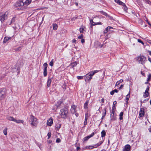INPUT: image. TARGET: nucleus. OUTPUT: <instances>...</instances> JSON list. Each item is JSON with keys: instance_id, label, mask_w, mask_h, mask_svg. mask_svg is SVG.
Listing matches in <instances>:
<instances>
[{"instance_id": "obj_1", "label": "nucleus", "mask_w": 151, "mask_h": 151, "mask_svg": "<svg viewBox=\"0 0 151 151\" xmlns=\"http://www.w3.org/2000/svg\"><path fill=\"white\" fill-rule=\"evenodd\" d=\"M99 71L98 70H95L91 71L88 73L85 76V81L86 82L87 81H90L92 79L93 76Z\"/></svg>"}, {"instance_id": "obj_2", "label": "nucleus", "mask_w": 151, "mask_h": 151, "mask_svg": "<svg viewBox=\"0 0 151 151\" xmlns=\"http://www.w3.org/2000/svg\"><path fill=\"white\" fill-rule=\"evenodd\" d=\"M136 59L139 63L141 64L142 65L144 64L145 61H147V59L146 57L141 55L137 57L136 58Z\"/></svg>"}, {"instance_id": "obj_3", "label": "nucleus", "mask_w": 151, "mask_h": 151, "mask_svg": "<svg viewBox=\"0 0 151 151\" xmlns=\"http://www.w3.org/2000/svg\"><path fill=\"white\" fill-rule=\"evenodd\" d=\"M68 113V109L66 107H65L60 110V114L62 118L65 119L67 116Z\"/></svg>"}, {"instance_id": "obj_4", "label": "nucleus", "mask_w": 151, "mask_h": 151, "mask_svg": "<svg viewBox=\"0 0 151 151\" xmlns=\"http://www.w3.org/2000/svg\"><path fill=\"white\" fill-rule=\"evenodd\" d=\"M8 14V12H6L4 13H0V21L1 22H3L7 19Z\"/></svg>"}, {"instance_id": "obj_5", "label": "nucleus", "mask_w": 151, "mask_h": 151, "mask_svg": "<svg viewBox=\"0 0 151 151\" xmlns=\"http://www.w3.org/2000/svg\"><path fill=\"white\" fill-rule=\"evenodd\" d=\"M6 95V90L4 88L0 89V99L4 98Z\"/></svg>"}, {"instance_id": "obj_6", "label": "nucleus", "mask_w": 151, "mask_h": 151, "mask_svg": "<svg viewBox=\"0 0 151 151\" xmlns=\"http://www.w3.org/2000/svg\"><path fill=\"white\" fill-rule=\"evenodd\" d=\"M37 121V119L33 116H31L30 117V119L29 122H31V124L35 126H36L37 125L36 123H35Z\"/></svg>"}, {"instance_id": "obj_7", "label": "nucleus", "mask_w": 151, "mask_h": 151, "mask_svg": "<svg viewBox=\"0 0 151 151\" xmlns=\"http://www.w3.org/2000/svg\"><path fill=\"white\" fill-rule=\"evenodd\" d=\"M102 142H101L100 143H97V144L94 145H90L86 146V148L87 149H92L93 148H96L98 146H100L102 143Z\"/></svg>"}, {"instance_id": "obj_8", "label": "nucleus", "mask_w": 151, "mask_h": 151, "mask_svg": "<svg viewBox=\"0 0 151 151\" xmlns=\"http://www.w3.org/2000/svg\"><path fill=\"white\" fill-rule=\"evenodd\" d=\"M131 149L130 145L127 144L125 146L123 149V151H130Z\"/></svg>"}, {"instance_id": "obj_9", "label": "nucleus", "mask_w": 151, "mask_h": 151, "mask_svg": "<svg viewBox=\"0 0 151 151\" xmlns=\"http://www.w3.org/2000/svg\"><path fill=\"white\" fill-rule=\"evenodd\" d=\"M144 109L143 108H140V111L139 112V116L140 117H142L144 116Z\"/></svg>"}, {"instance_id": "obj_10", "label": "nucleus", "mask_w": 151, "mask_h": 151, "mask_svg": "<svg viewBox=\"0 0 151 151\" xmlns=\"http://www.w3.org/2000/svg\"><path fill=\"white\" fill-rule=\"evenodd\" d=\"M94 132H93L90 135H88L87 137H85L83 139V142L87 141L89 139L92 137L94 135Z\"/></svg>"}, {"instance_id": "obj_11", "label": "nucleus", "mask_w": 151, "mask_h": 151, "mask_svg": "<svg viewBox=\"0 0 151 151\" xmlns=\"http://www.w3.org/2000/svg\"><path fill=\"white\" fill-rule=\"evenodd\" d=\"M88 117L89 116L88 115V113H86L85 114V119L84 122V127H85V126L87 124V121Z\"/></svg>"}, {"instance_id": "obj_12", "label": "nucleus", "mask_w": 151, "mask_h": 151, "mask_svg": "<svg viewBox=\"0 0 151 151\" xmlns=\"http://www.w3.org/2000/svg\"><path fill=\"white\" fill-rule=\"evenodd\" d=\"M53 123V120L52 118H49L47 121V124L49 126H51Z\"/></svg>"}, {"instance_id": "obj_13", "label": "nucleus", "mask_w": 151, "mask_h": 151, "mask_svg": "<svg viewBox=\"0 0 151 151\" xmlns=\"http://www.w3.org/2000/svg\"><path fill=\"white\" fill-rule=\"evenodd\" d=\"M17 4L18 6H23L24 5V2L23 1H19L17 2Z\"/></svg>"}, {"instance_id": "obj_14", "label": "nucleus", "mask_w": 151, "mask_h": 151, "mask_svg": "<svg viewBox=\"0 0 151 151\" xmlns=\"http://www.w3.org/2000/svg\"><path fill=\"white\" fill-rule=\"evenodd\" d=\"M115 2L122 6H125V4L119 0H114Z\"/></svg>"}, {"instance_id": "obj_15", "label": "nucleus", "mask_w": 151, "mask_h": 151, "mask_svg": "<svg viewBox=\"0 0 151 151\" xmlns=\"http://www.w3.org/2000/svg\"><path fill=\"white\" fill-rule=\"evenodd\" d=\"M11 37H5L4 38V40L3 41V43H6L9 40L11 39Z\"/></svg>"}, {"instance_id": "obj_16", "label": "nucleus", "mask_w": 151, "mask_h": 151, "mask_svg": "<svg viewBox=\"0 0 151 151\" xmlns=\"http://www.w3.org/2000/svg\"><path fill=\"white\" fill-rule=\"evenodd\" d=\"M111 29H113V27L110 26L108 27L104 31V33L105 34L107 33Z\"/></svg>"}, {"instance_id": "obj_17", "label": "nucleus", "mask_w": 151, "mask_h": 151, "mask_svg": "<svg viewBox=\"0 0 151 151\" xmlns=\"http://www.w3.org/2000/svg\"><path fill=\"white\" fill-rule=\"evenodd\" d=\"M104 112L102 114V117L101 118V119H103L104 117L105 116L106 114V108H105L104 109Z\"/></svg>"}, {"instance_id": "obj_18", "label": "nucleus", "mask_w": 151, "mask_h": 151, "mask_svg": "<svg viewBox=\"0 0 151 151\" xmlns=\"http://www.w3.org/2000/svg\"><path fill=\"white\" fill-rule=\"evenodd\" d=\"M14 122H15L18 124H23L24 122V121L23 120L20 119L17 120L16 119H15Z\"/></svg>"}, {"instance_id": "obj_19", "label": "nucleus", "mask_w": 151, "mask_h": 151, "mask_svg": "<svg viewBox=\"0 0 151 151\" xmlns=\"http://www.w3.org/2000/svg\"><path fill=\"white\" fill-rule=\"evenodd\" d=\"M7 119L9 121H11L13 122H14L15 119L12 116H8L7 117Z\"/></svg>"}, {"instance_id": "obj_20", "label": "nucleus", "mask_w": 151, "mask_h": 151, "mask_svg": "<svg viewBox=\"0 0 151 151\" xmlns=\"http://www.w3.org/2000/svg\"><path fill=\"white\" fill-rule=\"evenodd\" d=\"M85 27L83 25H82L81 27L80 28L79 31L81 33H83L84 31Z\"/></svg>"}, {"instance_id": "obj_21", "label": "nucleus", "mask_w": 151, "mask_h": 151, "mask_svg": "<svg viewBox=\"0 0 151 151\" xmlns=\"http://www.w3.org/2000/svg\"><path fill=\"white\" fill-rule=\"evenodd\" d=\"M115 112L114 109H112V110L110 111V113L112 114L110 115L111 117V119H113L112 117H114V113Z\"/></svg>"}, {"instance_id": "obj_22", "label": "nucleus", "mask_w": 151, "mask_h": 151, "mask_svg": "<svg viewBox=\"0 0 151 151\" xmlns=\"http://www.w3.org/2000/svg\"><path fill=\"white\" fill-rule=\"evenodd\" d=\"M53 26V29L54 30H56L57 29L58 26L56 24H52Z\"/></svg>"}, {"instance_id": "obj_23", "label": "nucleus", "mask_w": 151, "mask_h": 151, "mask_svg": "<svg viewBox=\"0 0 151 151\" xmlns=\"http://www.w3.org/2000/svg\"><path fill=\"white\" fill-rule=\"evenodd\" d=\"M31 0H26L24 2V5H26V6L28 5L31 2Z\"/></svg>"}, {"instance_id": "obj_24", "label": "nucleus", "mask_w": 151, "mask_h": 151, "mask_svg": "<svg viewBox=\"0 0 151 151\" xmlns=\"http://www.w3.org/2000/svg\"><path fill=\"white\" fill-rule=\"evenodd\" d=\"M51 82V79L50 78H48L47 83V87H50V85Z\"/></svg>"}, {"instance_id": "obj_25", "label": "nucleus", "mask_w": 151, "mask_h": 151, "mask_svg": "<svg viewBox=\"0 0 151 151\" xmlns=\"http://www.w3.org/2000/svg\"><path fill=\"white\" fill-rule=\"evenodd\" d=\"M130 90L127 95L126 96V99H125V101L127 100L129 101V98L130 97Z\"/></svg>"}, {"instance_id": "obj_26", "label": "nucleus", "mask_w": 151, "mask_h": 151, "mask_svg": "<svg viewBox=\"0 0 151 151\" xmlns=\"http://www.w3.org/2000/svg\"><path fill=\"white\" fill-rule=\"evenodd\" d=\"M88 101H86L84 105V107L85 109H87L88 108Z\"/></svg>"}, {"instance_id": "obj_27", "label": "nucleus", "mask_w": 151, "mask_h": 151, "mask_svg": "<svg viewBox=\"0 0 151 151\" xmlns=\"http://www.w3.org/2000/svg\"><path fill=\"white\" fill-rule=\"evenodd\" d=\"M101 137H103L105 136L106 135V133L105 132V131L104 130H103L102 131L101 133Z\"/></svg>"}, {"instance_id": "obj_28", "label": "nucleus", "mask_w": 151, "mask_h": 151, "mask_svg": "<svg viewBox=\"0 0 151 151\" xmlns=\"http://www.w3.org/2000/svg\"><path fill=\"white\" fill-rule=\"evenodd\" d=\"M77 63L76 62H74L72 63H71L70 64V66L71 65V66L72 68H73L76 65H77Z\"/></svg>"}, {"instance_id": "obj_29", "label": "nucleus", "mask_w": 151, "mask_h": 151, "mask_svg": "<svg viewBox=\"0 0 151 151\" xmlns=\"http://www.w3.org/2000/svg\"><path fill=\"white\" fill-rule=\"evenodd\" d=\"M47 63H45L43 65V70L46 69L47 70Z\"/></svg>"}, {"instance_id": "obj_30", "label": "nucleus", "mask_w": 151, "mask_h": 151, "mask_svg": "<svg viewBox=\"0 0 151 151\" xmlns=\"http://www.w3.org/2000/svg\"><path fill=\"white\" fill-rule=\"evenodd\" d=\"M149 94V93L148 92H146V91H145V93H144L143 96L145 98H146L148 97Z\"/></svg>"}, {"instance_id": "obj_31", "label": "nucleus", "mask_w": 151, "mask_h": 151, "mask_svg": "<svg viewBox=\"0 0 151 151\" xmlns=\"http://www.w3.org/2000/svg\"><path fill=\"white\" fill-rule=\"evenodd\" d=\"M15 17H14L12 18L10 24H12L14 23L15 21Z\"/></svg>"}, {"instance_id": "obj_32", "label": "nucleus", "mask_w": 151, "mask_h": 151, "mask_svg": "<svg viewBox=\"0 0 151 151\" xmlns=\"http://www.w3.org/2000/svg\"><path fill=\"white\" fill-rule=\"evenodd\" d=\"M7 128L6 127L5 128V129L3 130L4 134L5 135H6L7 134Z\"/></svg>"}, {"instance_id": "obj_33", "label": "nucleus", "mask_w": 151, "mask_h": 151, "mask_svg": "<svg viewBox=\"0 0 151 151\" xmlns=\"http://www.w3.org/2000/svg\"><path fill=\"white\" fill-rule=\"evenodd\" d=\"M123 112H121L119 114V119L120 120H122L123 119Z\"/></svg>"}, {"instance_id": "obj_34", "label": "nucleus", "mask_w": 151, "mask_h": 151, "mask_svg": "<svg viewBox=\"0 0 151 151\" xmlns=\"http://www.w3.org/2000/svg\"><path fill=\"white\" fill-rule=\"evenodd\" d=\"M71 112L72 113H74L76 112V109H73V107H72L70 109Z\"/></svg>"}, {"instance_id": "obj_35", "label": "nucleus", "mask_w": 151, "mask_h": 151, "mask_svg": "<svg viewBox=\"0 0 151 151\" xmlns=\"http://www.w3.org/2000/svg\"><path fill=\"white\" fill-rule=\"evenodd\" d=\"M43 75L44 77H46L47 76V70H43Z\"/></svg>"}, {"instance_id": "obj_36", "label": "nucleus", "mask_w": 151, "mask_h": 151, "mask_svg": "<svg viewBox=\"0 0 151 151\" xmlns=\"http://www.w3.org/2000/svg\"><path fill=\"white\" fill-rule=\"evenodd\" d=\"M90 22L92 26H94L96 25L95 22H93L92 19H90Z\"/></svg>"}, {"instance_id": "obj_37", "label": "nucleus", "mask_w": 151, "mask_h": 151, "mask_svg": "<svg viewBox=\"0 0 151 151\" xmlns=\"http://www.w3.org/2000/svg\"><path fill=\"white\" fill-rule=\"evenodd\" d=\"M56 127L57 129H59L61 127V125L59 123H57L56 124Z\"/></svg>"}, {"instance_id": "obj_38", "label": "nucleus", "mask_w": 151, "mask_h": 151, "mask_svg": "<svg viewBox=\"0 0 151 151\" xmlns=\"http://www.w3.org/2000/svg\"><path fill=\"white\" fill-rule=\"evenodd\" d=\"M147 79V81H149L151 80V74H149L148 75Z\"/></svg>"}, {"instance_id": "obj_39", "label": "nucleus", "mask_w": 151, "mask_h": 151, "mask_svg": "<svg viewBox=\"0 0 151 151\" xmlns=\"http://www.w3.org/2000/svg\"><path fill=\"white\" fill-rule=\"evenodd\" d=\"M53 59H52L49 63L50 65L51 66H52L53 65Z\"/></svg>"}, {"instance_id": "obj_40", "label": "nucleus", "mask_w": 151, "mask_h": 151, "mask_svg": "<svg viewBox=\"0 0 151 151\" xmlns=\"http://www.w3.org/2000/svg\"><path fill=\"white\" fill-rule=\"evenodd\" d=\"M22 49V47H19L18 48H16L15 49L16 51H18V50H20Z\"/></svg>"}, {"instance_id": "obj_41", "label": "nucleus", "mask_w": 151, "mask_h": 151, "mask_svg": "<svg viewBox=\"0 0 151 151\" xmlns=\"http://www.w3.org/2000/svg\"><path fill=\"white\" fill-rule=\"evenodd\" d=\"M77 78L78 79H82L83 78V76H78L77 77Z\"/></svg>"}, {"instance_id": "obj_42", "label": "nucleus", "mask_w": 151, "mask_h": 151, "mask_svg": "<svg viewBox=\"0 0 151 151\" xmlns=\"http://www.w3.org/2000/svg\"><path fill=\"white\" fill-rule=\"evenodd\" d=\"M145 18L146 20H145H145L147 22V23L151 27V24L149 23L146 17H145Z\"/></svg>"}, {"instance_id": "obj_43", "label": "nucleus", "mask_w": 151, "mask_h": 151, "mask_svg": "<svg viewBox=\"0 0 151 151\" xmlns=\"http://www.w3.org/2000/svg\"><path fill=\"white\" fill-rule=\"evenodd\" d=\"M102 14L103 15L106 16L107 17L108 16V14H107L106 12H102Z\"/></svg>"}, {"instance_id": "obj_44", "label": "nucleus", "mask_w": 151, "mask_h": 151, "mask_svg": "<svg viewBox=\"0 0 151 151\" xmlns=\"http://www.w3.org/2000/svg\"><path fill=\"white\" fill-rule=\"evenodd\" d=\"M138 42H139L141 43L142 45H144L143 42L140 39H138Z\"/></svg>"}, {"instance_id": "obj_45", "label": "nucleus", "mask_w": 151, "mask_h": 151, "mask_svg": "<svg viewBox=\"0 0 151 151\" xmlns=\"http://www.w3.org/2000/svg\"><path fill=\"white\" fill-rule=\"evenodd\" d=\"M47 135L48 137V139L51 136V133L50 132H48L47 134Z\"/></svg>"}, {"instance_id": "obj_46", "label": "nucleus", "mask_w": 151, "mask_h": 151, "mask_svg": "<svg viewBox=\"0 0 151 151\" xmlns=\"http://www.w3.org/2000/svg\"><path fill=\"white\" fill-rule=\"evenodd\" d=\"M124 7V9L125 11H127V7L126 6V5L125 6H123Z\"/></svg>"}, {"instance_id": "obj_47", "label": "nucleus", "mask_w": 151, "mask_h": 151, "mask_svg": "<svg viewBox=\"0 0 151 151\" xmlns=\"http://www.w3.org/2000/svg\"><path fill=\"white\" fill-rule=\"evenodd\" d=\"M61 141L60 139L59 138H58L56 139V142L58 143L60 142Z\"/></svg>"}, {"instance_id": "obj_48", "label": "nucleus", "mask_w": 151, "mask_h": 151, "mask_svg": "<svg viewBox=\"0 0 151 151\" xmlns=\"http://www.w3.org/2000/svg\"><path fill=\"white\" fill-rule=\"evenodd\" d=\"M83 37V35H81L79 36L78 37V39H82Z\"/></svg>"}, {"instance_id": "obj_49", "label": "nucleus", "mask_w": 151, "mask_h": 151, "mask_svg": "<svg viewBox=\"0 0 151 151\" xmlns=\"http://www.w3.org/2000/svg\"><path fill=\"white\" fill-rule=\"evenodd\" d=\"M149 90V87L148 86H147V88H146L145 91H146V92H148Z\"/></svg>"}, {"instance_id": "obj_50", "label": "nucleus", "mask_w": 151, "mask_h": 151, "mask_svg": "<svg viewBox=\"0 0 151 151\" xmlns=\"http://www.w3.org/2000/svg\"><path fill=\"white\" fill-rule=\"evenodd\" d=\"M120 83L119 82V81H118L116 83L115 86H118V85H119L120 84Z\"/></svg>"}, {"instance_id": "obj_51", "label": "nucleus", "mask_w": 151, "mask_h": 151, "mask_svg": "<svg viewBox=\"0 0 151 151\" xmlns=\"http://www.w3.org/2000/svg\"><path fill=\"white\" fill-rule=\"evenodd\" d=\"M124 87V85H121L120 86L119 88V90H121Z\"/></svg>"}, {"instance_id": "obj_52", "label": "nucleus", "mask_w": 151, "mask_h": 151, "mask_svg": "<svg viewBox=\"0 0 151 151\" xmlns=\"http://www.w3.org/2000/svg\"><path fill=\"white\" fill-rule=\"evenodd\" d=\"M110 94L111 95H113L114 94V91H113V90L111 91V92H110Z\"/></svg>"}, {"instance_id": "obj_53", "label": "nucleus", "mask_w": 151, "mask_h": 151, "mask_svg": "<svg viewBox=\"0 0 151 151\" xmlns=\"http://www.w3.org/2000/svg\"><path fill=\"white\" fill-rule=\"evenodd\" d=\"M107 17H108L111 20H112L113 19V17H111L109 15H108Z\"/></svg>"}, {"instance_id": "obj_54", "label": "nucleus", "mask_w": 151, "mask_h": 151, "mask_svg": "<svg viewBox=\"0 0 151 151\" xmlns=\"http://www.w3.org/2000/svg\"><path fill=\"white\" fill-rule=\"evenodd\" d=\"M85 42V40L84 39H82L81 40V42H82V43H83L84 42Z\"/></svg>"}, {"instance_id": "obj_55", "label": "nucleus", "mask_w": 151, "mask_h": 151, "mask_svg": "<svg viewBox=\"0 0 151 151\" xmlns=\"http://www.w3.org/2000/svg\"><path fill=\"white\" fill-rule=\"evenodd\" d=\"M113 91H114V92H116V93H117L118 92V90H117L116 89H114V90H113Z\"/></svg>"}, {"instance_id": "obj_56", "label": "nucleus", "mask_w": 151, "mask_h": 151, "mask_svg": "<svg viewBox=\"0 0 151 151\" xmlns=\"http://www.w3.org/2000/svg\"><path fill=\"white\" fill-rule=\"evenodd\" d=\"M76 40L75 39H73L72 41V42L73 43H75V42H76Z\"/></svg>"}, {"instance_id": "obj_57", "label": "nucleus", "mask_w": 151, "mask_h": 151, "mask_svg": "<svg viewBox=\"0 0 151 151\" xmlns=\"http://www.w3.org/2000/svg\"><path fill=\"white\" fill-rule=\"evenodd\" d=\"M96 25H97V24H100V25H101V24H102L101 22L96 23Z\"/></svg>"}, {"instance_id": "obj_58", "label": "nucleus", "mask_w": 151, "mask_h": 151, "mask_svg": "<svg viewBox=\"0 0 151 151\" xmlns=\"http://www.w3.org/2000/svg\"><path fill=\"white\" fill-rule=\"evenodd\" d=\"M4 76H1L0 77V80H1L2 78H3L4 77Z\"/></svg>"}, {"instance_id": "obj_59", "label": "nucleus", "mask_w": 151, "mask_h": 151, "mask_svg": "<svg viewBox=\"0 0 151 151\" xmlns=\"http://www.w3.org/2000/svg\"><path fill=\"white\" fill-rule=\"evenodd\" d=\"M147 52H148V53H149V54L150 55H151V51H149V50H148L147 51Z\"/></svg>"}, {"instance_id": "obj_60", "label": "nucleus", "mask_w": 151, "mask_h": 151, "mask_svg": "<svg viewBox=\"0 0 151 151\" xmlns=\"http://www.w3.org/2000/svg\"><path fill=\"white\" fill-rule=\"evenodd\" d=\"M104 99H101V101L103 103L104 102Z\"/></svg>"}, {"instance_id": "obj_61", "label": "nucleus", "mask_w": 151, "mask_h": 151, "mask_svg": "<svg viewBox=\"0 0 151 151\" xmlns=\"http://www.w3.org/2000/svg\"><path fill=\"white\" fill-rule=\"evenodd\" d=\"M119 81V82L120 83H122V82H123V80L122 79H121Z\"/></svg>"}, {"instance_id": "obj_62", "label": "nucleus", "mask_w": 151, "mask_h": 151, "mask_svg": "<svg viewBox=\"0 0 151 151\" xmlns=\"http://www.w3.org/2000/svg\"><path fill=\"white\" fill-rule=\"evenodd\" d=\"M148 130L149 131V132H151V128H150L148 129Z\"/></svg>"}, {"instance_id": "obj_63", "label": "nucleus", "mask_w": 151, "mask_h": 151, "mask_svg": "<svg viewBox=\"0 0 151 151\" xmlns=\"http://www.w3.org/2000/svg\"><path fill=\"white\" fill-rule=\"evenodd\" d=\"M116 104V101H115L113 102V105H114Z\"/></svg>"}, {"instance_id": "obj_64", "label": "nucleus", "mask_w": 151, "mask_h": 151, "mask_svg": "<svg viewBox=\"0 0 151 151\" xmlns=\"http://www.w3.org/2000/svg\"><path fill=\"white\" fill-rule=\"evenodd\" d=\"M148 60L151 63V59L150 58H148Z\"/></svg>"}]
</instances>
